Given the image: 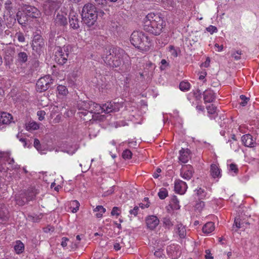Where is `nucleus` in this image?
Wrapping results in <instances>:
<instances>
[{
  "instance_id": "nucleus-50",
  "label": "nucleus",
  "mask_w": 259,
  "mask_h": 259,
  "mask_svg": "<svg viewBox=\"0 0 259 259\" xmlns=\"http://www.w3.org/2000/svg\"><path fill=\"white\" fill-rule=\"evenodd\" d=\"M72 205L75 206L72 209V212L74 213L77 212V211L79 209V203L77 200H74L72 202Z\"/></svg>"
},
{
  "instance_id": "nucleus-38",
  "label": "nucleus",
  "mask_w": 259,
  "mask_h": 259,
  "mask_svg": "<svg viewBox=\"0 0 259 259\" xmlns=\"http://www.w3.org/2000/svg\"><path fill=\"white\" fill-rule=\"evenodd\" d=\"M179 88L182 91H188L190 89V84L187 81H182L180 83Z\"/></svg>"
},
{
  "instance_id": "nucleus-48",
  "label": "nucleus",
  "mask_w": 259,
  "mask_h": 259,
  "mask_svg": "<svg viewBox=\"0 0 259 259\" xmlns=\"http://www.w3.org/2000/svg\"><path fill=\"white\" fill-rule=\"evenodd\" d=\"M228 169L230 172H232V175L233 176L234 174H236L238 171V168L236 164L231 163L229 165Z\"/></svg>"
},
{
  "instance_id": "nucleus-19",
  "label": "nucleus",
  "mask_w": 259,
  "mask_h": 259,
  "mask_svg": "<svg viewBox=\"0 0 259 259\" xmlns=\"http://www.w3.org/2000/svg\"><path fill=\"white\" fill-rule=\"evenodd\" d=\"M241 140L242 143L246 147H253L255 144V142L253 139L252 136L249 134L243 136Z\"/></svg>"
},
{
  "instance_id": "nucleus-55",
  "label": "nucleus",
  "mask_w": 259,
  "mask_h": 259,
  "mask_svg": "<svg viewBox=\"0 0 259 259\" xmlns=\"http://www.w3.org/2000/svg\"><path fill=\"white\" fill-rule=\"evenodd\" d=\"M240 98L242 100V102L240 103V104L243 106H245L249 99L245 97L244 95H241L240 96Z\"/></svg>"
},
{
  "instance_id": "nucleus-4",
  "label": "nucleus",
  "mask_w": 259,
  "mask_h": 259,
  "mask_svg": "<svg viewBox=\"0 0 259 259\" xmlns=\"http://www.w3.org/2000/svg\"><path fill=\"white\" fill-rule=\"evenodd\" d=\"M81 16L83 23L89 27H92L97 19V8L92 4H86L82 8Z\"/></svg>"
},
{
  "instance_id": "nucleus-12",
  "label": "nucleus",
  "mask_w": 259,
  "mask_h": 259,
  "mask_svg": "<svg viewBox=\"0 0 259 259\" xmlns=\"http://www.w3.org/2000/svg\"><path fill=\"white\" fill-rule=\"evenodd\" d=\"M104 106L105 107L104 112L109 113L112 112L118 111L121 105L119 103L110 102L104 104Z\"/></svg>"
},
{
  "instance_id": "nucleus-58",
  "label": "nucleus",
  "mask_w": 259,
  "mask_h": 259,
  "mask_svg": "<svg viewBox=\"0 0 259 259\" xmlns=\"http://www.w3.org/2000/svg\"><path fill=\"white\" fill-rule=\"evenodd\" d=\"M77 148L76 147L73 148V149H61V151L67 153L69 154L72 155L74 154L76 151Z\"/></svg>"
},
{
  "instance_id": "nucleus-23",
  "label": "nucleus",
  "mask_w": 259,
  "mask_h": 259,
  "mask_svg": "<svg viewBox=\"0 0 259 259\" xmlns=\"http://www.w3.org/2000/svg\"><path fill=\"white\" fill-rule=\"evenodd\" d=\"M105 107L104 104L102 106L91 101L90 106V112L94 114L100 112V111L104 112Z\"/></svg>"
},
{
  "instance_id": "nucleus-24",
  "label": "nucleus",
  "mask_w": 259,
  "mask_h": 259,
  "mask_svg": "<svg viewBox=\"0 0 259 259\" xmlns=\"http://www.w3.org/2000/svg\"><path fill=\"white\" fill-rule=\"evenodd\" d=\"M91 101H79L77 102V108L79 110L88 111L90 112Z\"/></svg>"
},
{
  "instance_id": "nucleus-33",
  "label": "nucleus",
  "mask_w": 259,
  "mask_h": 259,
  "mask_svg": "<svg viewBox=\"0 0 259 259\" xmlns=\"http://www.w3.org/2000/svg\"><path fill=\"white\" fill-rule=\"evenodd\" d=\"M94 211L98 212L96 214V216L98 218H100L102 217L103 213L106 211V209L102 205H98L94 209Z\"/></svg>"
},
{
  "instance_id": "nucleus-26",
  "label": "nucleus",
  "mask_w": 259,
  "mask_h": 259,
  "mask_svg": "<svg viewBox=\"0 0 259 259\" xmlns=\"http://www.w3.org/2000/svg\"><path fill=\"white\" fill-rule=\"evenodd\" d=\"M215 229L214 224L212 222L206 223L202 228V231L206 234H209L214 231Z\"/></svg>"
},
{
  "instance_id": "nucleus-43",
  "label": "nucleus",
  "mask_w": 259,
  "mask_h": 259,
  "mask_svg": "<svg viewBox=\"0 0 259 259\" xmlns=\"http://www.w3.org/2000/svg\"><path fill=\"white\" fill-rule=\"evenodd\" d=\"M106 7L107 6L104 7L102 6L101 7V9L97 8V13L98 14V16L103 17L104 15L105 14L104 11L107 12L109 11V9L106 8Z\"/></svg>"
},
{
  "instance_id": "nucleus-34",
  "label": "nucleus",
  "mask_w": 259,
  "mask_h": 259,
  "mask_svg": "<svg viewBox=\"0 0 259 259\" xmlns=\"http://www.w3.org/2000/svg\"><path fill=\"white\" fill-rule=\"evenodd\" d=\"M164 7H166L167 9L174 8L175 5L174 0H161Z\"/></svg>"
},
{
  "instance_id": "nucleus-59",
  "label": "nucleus",
  "mask_w": 259,
  "mask_h": 259,
  "mask_svg": "<svg viewBox=\"0 0 259 259\" xmlns=\"http://www.w3.org/2000/svg\"><path fill=\"white\" fill-rule=\"evenodd\" d=\"M144 200L146 201V203L145 204H144L143 203H141L139 204L140 207L141 208H142V209H144V208H148L149 206V205H149V202H148V198H145Z\"/></svg>"
},
{
  "instance_id": "nucleus-20",
  "label": "nucleus",
  "mask_w": 259,
  "mask_h": 259,
  "mask_svg": "<svg viewBox=\"0 0 259 259\" xmlns=\"http://www.w3.org/2000/svg\"><path fill=\"white\" fill-rule=\"evenodd\" d=\"M45 43H34L32 44V50L33 51L34 55L37 56L44 52V49L45 48Z\"/></svg>"
},
{
  "instance_id": "nucleus-63",
  "label": "nucleus",
  "mask_w": 259,
  "mask_h": 259,
  "mask_svg": "<svg viewBox=\"0 0 259 259\" xmlns=\"http://www.w3.org/2000/svg\"><path fill=\"white\" fill-rule=\"evenodd\" d=\"M130 155V150L128 149L125 150L122 154V156L124 159H128Z\"/></svg>"
},
{
  "instance_id": "nucleus-60",
  "label": "nucleus",
  "mask_w": 259,
  "mask_h": 259,
  "mask_svg": "<svg viewBox=\"0 0 259 259\" xmlns=\"http://www.w3.org/2000/svg\"><path fill=\"white\" fill-rule=\"evenodd\" d=\"M118 211H119V208L115 206L112 208L111 214L112 215L118 216L119 215V212H118Z\"/></svg>"
},
{
  "instance_id": "nucleus-16",
  "label": "nucleus",
  "mask_w": 259,
  "mask_h": 259,
  "mask_svg": "<svg viewBox=\"0 0 259 259\" xmlns=\"http://www.w3.org/2000/svg\"><path fill=\"white\" fill-rule=\"evenodd\" d=\"M16 17L18 23L22 26H25L28 21L29 18L22 10L17 12Z\"/></svg>"
},
{
  "instance_id": "nucleus-37",
  "label": "nucleus",
  "mask_w": 259,
  "mask_h": 259,
  "mask_svg": "<svg viewBox=\"0 0 259 259\" xmlns=\"http://www.w3.org/2000/svg\"><path fill=\"white\" fill-rule=\"evenodd\" d=\"M228 143H230V146L231 149L234 151H236L238 149V143L237 140L235 139V135H233L231 140L228 141Z\"/></svg>"
},
{
  "instance_id": "nucleus-22",
  "label": "nucleus",
  "mask_w": 259,
  "mask_h": 259,
  "mask_svg": "<svg viewBox=\"0 0 259 259\" xmlns=\"http://www.w3.org/2000/svg\"><path fill=\"white\" fill-rule=\"evenodd\" d=\"M13 119L12 115L5 112H0V124H8Z\"/></svg>"
},
{
  "instance_id": "nucleus-45",
  "label": "nucleus",
  "mask_w": 259,
  "mask_h": 259,
  "mask_svg": "<svg viewBox=\"0 0 259 259\" xmlns=\"http://www.w3.org/2000/svg\"><path fill=\"white\" fill-rule=\"evenodd\" d=\"M92 118L95 120L101 121L104 120L105 119V116L104 115H100V112H98L92 115Z\"/></svg>"
},
{
  "instance_id": "nucleus-32",
  "label": "nucleus",
  "mask_w": 259,
  "mask_h": 259,
  "mask_svg": "<svg viewBox=\"0 0 259 259\" xmlns=\"http://www.w3.org/2000/svg\"><path fill=\"white\" fill-rule=\"evenodd\" d=\"M39 125L34 121L29 122L26 124V128L27 131H33L38 129Z\"/></svg>"
},
{
  "instance_id": "nucleus-25",
  "label": "nucleus",
  "mask_w": 259,
  "mask_h": 259,
  "mask_svg": "<svg viewBox=\"0 0 259 259\" xmlns=\"http://www.w3.org/2000/svg\"><path fill=\"white\" fill-rule=\"evenodd\" d=\"M176 234L179 235L180 238H184L186 236V230L185 227L181 224H178L175 230Z\"/></svg>"
},
{
  "instance_id": "nucleus-7",
  "label": "nucleus",
  "mask_w": 259,
  "mask_h": 259,
  "mask_svg": "<svg viewBox=\"0 0 259 259\" xmlns=\"http://www.w3.org/2000/svg\"><path fill=\"white\" fill-rule=\"evenodd\" d=\"M53 82V79L50 75H46L40 78L36 84L37 91L41 93L47 91Z\"/></svg>"
},
{
  "instance_id": "nucleus-13",
  "label": "nucleus",
  "mask_w": 259,
  "mask_h": 259,
  "mask_svg": "<svg viewBox=\"0 0 259 259\" xmlns=\"http://www.w3.org/2000/svg\"><path fill=\"white\" fill-rule=\"evenodd\" d=\"M187 189V185L186 182L180 180H176L175 182V190L180 194H184Z\"/></svg>"
},
{
  "instance_id": "nucleus-28",
  "label": "nucleus",
  "mask_w": 259,
  "mask_h": 259,
  "mask_svg": "<svg viewBox=\"0 0 259 259\" xmlns=\"http://www.w3.org/2000/svg\"><path fill=\"white\" fill-rule=\"evenodd\" d=\"M28 56L26 53L24 52H21L18 54L17 60L20 64L26 63L28 60Z\"/></svg>"
},
{
  "instance_id": "nucleus-15",
  "label": "nucleus",
  "mask_w": 259,
  "mask_h": 259,
  "mask_svg": "<svg viewBox=\"0 0 259 259\" xmlns=\"http://www.w3.org/2000/svg\"><path fill=\"white\" fill-rule=\"evenodd\" d=\"M210 172L211 177L214 179H217V181L222 177V170L218 164H212L210 165Z\"/></svg>"
},
{
  "instance_id": "nucleus-27",
  "label": "nucleus",
  "mask_w": 259,
  "mask_h": 259,
  "mask_svg": "<svg viewBox=\"0 0 259 259\" xmlns=\"http://www.w3.org/2000/svg\"><path fill=\"white\" fill-rule=\"evenodd\" d=\"M9 218V213L8 209L5 206L0 207V219L3 221H7Z\"/></svg>"
},
{
  "instance_id": "nucleus-9",
  "label": "nucleus",
  "mask_w": 259,
  "mask_h": 259,
  "mask_svg": "<svg viewBox=\"0 0 259 259\" xmlns=\"http://www.w3.org/2000/svg\"><path fill=\"white\" fill-rule=\"evenodd\" d=\"M21 10L29 18H37L40 16V11L34 6L25 5Z\"/></svg>"
},
{
  "instance_id": "nucleus-62",
  "label": "nucleus",
  "mask_w": 259,
  "mask_h": 259,
  "mask_svg": "<svg viewBox=\"0 0 259 259\" xmlns=\"http://www.w3.org/2000/svg\"><path fill=\"white\" fill-rule=\"evenodd\" d=\"M95 1L98 6H101V7L103 6V7H106V0H95Z\"/></svg>"
},
{
  "instance_id": "nucleus-57",
  "label": "nucleus",
  "mask_w": 259,
  "mask_h": 259,
  "mask_svg": "<svg viewBox=\"0 0 259 259\" xmlns=\"http://www.w3.org/2000/svg\"><path fill=\"white\" fill-rule=\"evenodd\" d=\"M241 52L240 51H237L232 54V56L236 60H238L241 58Z\"/></svg>"
},
{
  "instance_id": "nucleus-10",
  "label": "nucleus",
  "mask_w": 259,
  "mask_h": 259,
  "mask_svg": "<svg viewBox=\"0 0 259 259\" xmlns=\"http://www.w3.org/2000/svg\"><path fill=\"white\" fill-rule=\"evenodd\" d=\"M193 167L190 165H185L182 167L180 172L181 177L186 180H189L194 174Z\"/></svg>"
},
{
  "instance_id": "nucleus-30",
  "label": "nucleus",
  "mask_w": 259,
  "mask_h": 259,
  "mask_svg": "<svg viewBox=\"0 0 259 259\" xmlns=\"http://www.w3.org/2000/svg\"><path fill=\"white\" fill-rule=\"evenodd\" d=\"M14 249L17 254L21 253L24 250V244L21 241L17 240L14 246Z\"/></svg>"
},
{
  "instance_id": "nucleus-41",
  "label": "nucleus",
  "mask_w": 259,
  "mask_h": 259,
  "mask_svg": "<svg viewBox=\"0 0 259 259\" xmlns=\"http://www.w3.org/2000/svg\"><path fill=\"white\" fill-rule=\"evenodd\" d=\"M57 90L58 91L59 94L62 96H66L68 93L67 88L64 85H58L57 87Z\"/></svg>"
},
{
  "instance_id": "nucleus-14",
  "label": "nucleus",
  "mask_w": 259,
  "mask_h": 259,
  "mask_svg": "<svg viewBox=\"0 0 259 259\" xmlns=\"http://www.w3.org/2000/svg\"><path fill=\"white\" fill-rule=\"evenodd\" d=\"M135 110L132 109L131 111V121L135 124H141L142 122V113L141 112L135 108Z\"/></svg>"
},
{
  "instance_id": "nucleus-42",
  "label": "nucleus",
  "mask_w": 259,
  "mask_h": 259,
  "mask_svg": "<svg viewBox=\"0 0 259 259\" xmlns=\"http://www.w3.org/2000/svg\"><path fill=\"white\" fill-rule=\"evenodd\" d=\"M236 227L237 229H244V224L243 223H241L239 218H235L234 221V224L233 227Z\"/></svg>"
},
{
  "instance_id": "nucleus-18",
  "label": "nucleus",
  "mask_w": 259,
  "mask_h": 259,
  "mask_svg": "<svg viewBox=\"0 0 259 259\" xmlns=\"http://www.w3.org/2000/svg\"><path fill=\"white\" fill-rule=\"evenodd\" d=\"M179 159L183 163H187L190 159V151L188 149L182 148L179 151Z\"/></svg>"
},
{
  "instance_id": "nucleus-44",
  "label": "nucleus",
  "mask_w": 259,
  "mask_h": 259,
  "mask_svg": "<svg viewBox=\"0 0 259 259\" xmlns=\"http://www.w3.org/2000/svg\"><path fill=\"white\" fill-rule=\"evenodd\" d=\"M198 196L200 199H203L206 196V193L204 189L199 188L198 189L195 190Z\"/></svg>"
},
{
  "instance_id": "nucleus-64",
  "label": "nucleus",
  "mask_w": 259,
  "mask_h": 259,
  "mask_svg": "<svg viewBox=\"0 0 259 259\" xmlns=\"http://www.w3.org/2000/svg\"><path fill=\"white\" fill-rule=\"evenodd\" d=\"M205 253V257L206 259H213V257L212 256L209 250H206Z\"/></svg>"
},
{
  "instance_id": "nucleus-47",
  "label": "nucleus",
  "mask_w": 259,
  "mask_h": 259,
  "mask_svg": "<svg viewBox=\"0 0 259 259\" xmlns=\"http://www.w3.org/2000/svg\"><path fill=\"white\" fill-rule=\"evenodd\" d=\"M163 223L164 226L167 228H170L173 225L170 219L167 217L163 218Z\"/></svg>"
},
{
  "instance_id": "nucleus-8",
  "label": "nucleus",
  "mask_w": 259,
  "mask_h": 259,
  "mask_svg": "<svg viewBox=\"0 0 259 259\" xmlns=\"http://www.w3.org/2000/svg\"><path fill=\"white\" fill-rule=\"evenodd\" d=\"M60 3L58 1L46 0L44 4V11L47 16L51 15L59 9Z\"/></svg>"
},
{
  "instance_id": "nucleus-6",
  "label": "nucleus",
  "mask_w": 259,
  "mask_h": 259,
  "mask_svg": "<svg viewBox=\"0 0 259 259\" xmlns=\"http://www.w3.org/2000/svg\"><path fill=\"white\" fill-rule=\"evenodd\" d=\"M71 49L69 45L64 46L63 48L56 47L55 49V61L59 65H63L67 61Z\"/></svg>"
},
{
  "instance_id": "nucleus-17",
  "label": "nucleus",
  "mask_w": 259,
  "mask_h": 259,
  "mask_svg": "<svg viewBox=\"0 0 259 259\" xmlns=\"http://www.w3.org/2000/svg\"><path fill=\"white\" fill-rule=\"evenodd\" d=\"M215 98V94L211 90H206L203 92V99L205 103L212 102Z\"/></svg>"
},
{
  "instance_id": "nucleus-35",
  "label": "nucleus",
  "mask_w": 259,
  "mask_h": 259,
  "mask_svg": "<svg viewBox=\"0 0 259 259\" xmlns=\"http://www.w3.org/2000/svg\"><path fill=\"white\" fill-rule=\"evenodd\" d=\"M9 17L7 19V26L11 27V25H13L16 22L17 18L16 17L13 15V13H10L8 14Z\"/></svg>"
},
{
  "instance_id": "nucleus-1",
  "label": "nucleus",
  "mask_w": 259,
  "mask_h": 259,
  "mask_svg": "<svg viewBox=\"0 0 259 259\" xmlns=\"http://www.w3.org/2000/svg\"><path fill=\"white\" fill-rule=\"evenodd\" d=\"M165 26V22L159 13H150L143 20L144 29L154 35H159Z\"/></svg>"
},
{
  "instance_id": "nucleus-53",
  "label": "nucleus",
  "mask_w": 259,
  "mask_h": 259,
  "mask_svg": "<svg viewBox=\"0 0 259 259\" xmlns=\"http://www.w3.org/2000/svg\"><path fill=\"white\" fill-rule=\"evenodd\" d=\"M207 110L208 113L213 114L216 112L217 108L213 105H211L207 107Z\"/></svg>"
},
{
  "instance_id": "nucleus-5",
  "label": "nucleus",
  "mask_w": 259,
  "mask_h": 259,
  "mask_svg": "<svg viewBox=\"0 0 259 259\" xmlns=\"http://www.w3.org/2000/svg\"><path fill=\"white\" fill-rule=\"evenodd\" d=\"M39 193V190L35 186H30L16 197V202L19 205L23 206L28 202L35 200L36 195Z\"/></svg>"
},
{
  "instance_id": "nucleus-46",
  "label": "nucleus",
  "mask_w": 259,
  "mask_h": 259,
  "mask_svg": "<svg viewBox=\"0 0 259 259\" xmlns=\"http://www.w3.org/2000/svg\"><path fill=\"white\" fill-rule=\"evenodd\" d=\"M39 42L41 43H44L45 42V40L40 35H35L33 37L32 44H34L35 42L39 43Z\"/></svg>"
},
{
  "instance_id": "nucleus-21",
  "label": "nucleus",
  "mask_w": 259,
  "mask_h": 259,
  "mask_svg": "<svg viewBox=\"0 0 259 259\" xmlns=\"http://www.w3.org/2000/svg\"><path fill=\"white\" fill-rule=\"evenodd\" d=\"M159 220L155 215L148 217L146 219L147 227L150 229H154L159 224Z\"/></svg>"
},
{
  "instance_id": "nucleus-11",
  "label": "nucleus",
  "mask_w": 259,
  "mask_h": 259,
  "mask_svg": "<svg viewBox=\"0 0 259 259\" xmlns=\"http://www.w3.org/2000/svg\"><path fill=\"white\" fill-rule=\"evenodd\" d=\"M55 25L57 26L65 27L68 24L67 14L63 12L58 13L54 18Z\"/></svg>"
},
{
  "instance_id": "nucleus-52",
  "label": "nucleus",
  "mask_w": 259,
  "mask_h": 259,
  "mask_svg": "<svg viewBox=\"0 0 259 259\" xmlns=\"http://www.w3.org/2000/svg\"><path fill=\"white\" fill-rule=\"evenodd\" d=\"M33 145H34V147L38 151H41V146L40 142H39L38 139H34Z\"/></svg>"
},
{
  "instance_id": "nucleus-3",
  "label": "nucleus",
  "mask_w": 259,
  "mask_h": 259,
  "mask_svg": "<svg viewBox=\"0 0 259 259\" xmlns=\"http://www.w3.org/2000/svg\"><path fill=\"white\" fill-rule=\"evenodd\" d=\"M131 43L143 53L149 51L152 46L150 38L141 31H135L131 34Z\"/></svg>"
},
{
  "instance_id": "nucleus-36",
  "label": "nucleus",
  "mask_w": 259,
  "mask_h": 259,
  "mask_svg": "<svg viewBox=\"0 0 259 259\" xmlns=\"http://www.w3.org/2000/svg\"><path fill=\"white\" fill-rule=\"evenodd\" d=\"M168 51L173 57L176 58L178 55L179 52H180V49L179 48H175L173 46H170L168 47Z\"/></svg>"
},
{
  "instance_id": "nucleus-51",
  "label": "nucleus",
  "mask_w": 259,
  "mask_h": 259,
  "mask_svg": "<svg viewBox=\"0 0 259 259\" xmlns=\"http://www.w3.org/2000/svg\"><path fill=\"white\" fill-rule=\"evenodd\" d=\"M204 206V202L203 201H200L196 203L195 208L196 210L200 212L202 210Z\"/></svg>"
},
{
  "instance_id": "nucleus-49",
  "label": "nucleus",
  "mask_w": 259,
  "mask_h": 259,
  "mask_svg": "<svg viewBox=\"0 0 259 259\" xmlns=\"http://www.w3.org/2000/svg\"><path fill=\"white\" fill-rule=\"evenodd\" d=\"M15 36L17 37L19 42H24L25 41V39L23 33L21 32H17L15 34Z\"/></svg>"
},
{
  "instance_id": "nucleus-61",
  "label": "nucleus",
  "mask_w": 259,
  "mask_h": 259,
  "mask_svg": "<svg viewBox=\"0 0 259 259\" xmlns=\"http://www.w3.org/2000/svg\"><path fill=\"white\" fill-rule=\"evenodd\" d=\"M163 255V250L161 249H158L154 252V255L157 257H162Z\"/></svg>"
},
{
  "instance_id": "nucleus-39",
  "label": "nucleus",
  "mask_w": 259,
  "mask_h": 259,
  "mask_svg": "<svg viewBox=\"0 0 259 259\" xmlns=\"http://www.w3.org/2000/svg\"><path fill=\"white\" fill-rule=\"evenodd\" d=\"M5 8L7 11V14H10V13H13V9L12 6V2L10 0H7L5 2Z\"/></svg>"
},
{
  "instance_id": "nucleus-2",
  "label": "nucleus",
  "mask_w": 259,
  "mask_h": 259,
  "mask_svg": "<svg viewBox=\"0 0 259 259\" xmlns=\"http://www.w3.org/2000/svg\"><path fill=\"white\" fill-rule=\"evenodd\" d=\"M124 51L120 48L108 46L104 49L102 59L111 67H117L121 64V56Z\"/></svg>"
},
{
  "instance_id": "nucleus-31",
  "label": "nucleus",
  "mask_w": 259,
  "mask_h": 259,
  "mask_svg": "<svg viewBox=\"0 0 259 259\" xmlns=\"http://www.w3.org/2000/svg\"><path fill=\"white\" fill-rule=\"evenodd\" d=\"M70 26L74 29H77L79 28L78 20L75 16H73L71 19H69Z\"/></svg>"
},
{
  "instance_id": "nucleus-40",
  "label": "nucleus",
  "mask_w": 259,
  "mask_h": 259,
  "mask_svg": "<svg viewBox=\"0 0 259 259\" xmlns=\"http://www.w3.org/2000/svg\"><path fill=\"white\" fill-rule=\"evenodd\" d=\"M158 195L160 199H165L168 195V191L167 190L164 188H160L158 193Z\"/></svg>"
},
{
  "instance_id": "nucleus-29",
  "label": "nucleus",
  "mask_w": 259,
  "mask_h": 259,
  "mask_svg": "<svg viewBox=\"0 0 259 259\" xmlns=\"http://www.w3.org/2000/svg\"><path fill=\"white\" fill-rule=\"evenodd\" d=\"M169 206L172 209L177 210L180 208L179 201L176 196H174L171 199L169 202Z\"/></svg>"
},
{
  "instance_id": "nucleus-56",
  "label": "nucleus",
  "mask_w": 259,
  "mask_h": 259,
  "mask_svg": "<svg viewBox=\"0 0 259 259\" xmlns=\"http://www.w3.org/2000/svg\"><path fill=\"white\" fill-rule=\"evenodd\" d=\"M206 30L210 32L211 34H212L213 33L217 32L218 29L215 26L210 25L206 28Z\"/></svg>"
},
{
  "instance_id": "nucleus-54",
  "label": "nucleus",
  "mask_w": 259,
  "mask_h": 259,
  "mask_svg": "<svg viewBox=\"0 0 259 259\" xmlns=\"http://www.w3.org/2000/svg\"><path fill=\"white\" fill-rule=\"evenodd\" d=\"M37 115L38 116V119L40 121H42L45 118L46 112L44 110H40L37 111Z\"/></svg>"
}]
</instances>
